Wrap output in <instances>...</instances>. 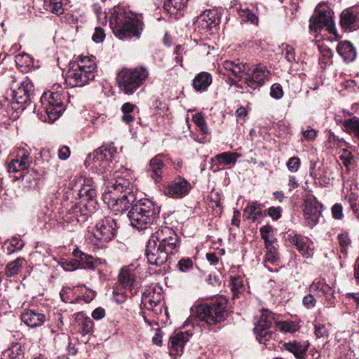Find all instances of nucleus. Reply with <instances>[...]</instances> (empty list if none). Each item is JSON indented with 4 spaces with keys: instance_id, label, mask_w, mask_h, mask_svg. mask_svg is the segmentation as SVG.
Segmentation results:
<instances>
[{
    "instance_id": "1",
    "label": "nucleus",
    "mask_w": 359,
    "mask_h": 359,
    "mask_svg": "<svg viewBox=\"0 0 359 359\" xmlns=\"http://www.w3.org/2000/svg\"><path fill=\"white\" fill-rule=\"evenodd\" d=\"M179 245L177 235L172 229L168 226L158 229L147 242L146 256L148 262L156 266L163 265Z\"/></svg>"
},
{
    "instance_id": "2",
    "label": "nucleus",
    "mask_w": 359,
    "mask_h": 359,
    "mask_svg": "<svg viewBox=\"0 0 359 359\" xmlns=\"http://www.w3.org/2000/svg\"><path fill=\"white\" fill-rule=\"evenodd\" d=\"M104 200L109 208L116 213H122L132 207L136 197L131 179L116 176L114 182H108Z\"/></svg>"
},
{
    "instance_id": "3",
    "label": "nucleus",
    "mask_w": 359,
    "mask_h": 359,
    "mask_svg": "<svg viewBox=\"0 0 359 359\" xmlns=\"http://www.w3.org/2000/svg\"><path fill=\"white\" fill-rule=\"evenodd\" d=\"M33 91L34 86L29 79L13 80L2 103L6 116L13 120L18 118L20 113L31 104Z\"/></svg>"
},
{
    "instance_id": "4",
    "label": "nucleus",
    "mask_w": 359,
    "mask_h": 359,
    "mask_svg": "<svg viewBox=\"0 0 359 359\" xmlns=\"http://www.w3.org/2000/svg\"><path fill=\"white\" fill-rule=\"evenodd\" d=\"M109 22L114 35L121 40L133 36L139 38L142 30V22L137 14L126 11L120 6H115L111 10Z\"/></svg>"
},
{
    "instance_id": "5",
    "label": "nucleus",
    "mask_w": 359,
    "mask_h": 359,
    "mask_svg": "<svg viewBox=\"0 0 359 359\" xmlns=\"http://www.w3.org/2000/svg\"><path fill=\"white\" fill-rule=\"evenodd\" d=\"M96 68L93 55H80L75 62L69 63L65 74V83L71 88L83 87L95 79Z\"/></svg>"
},
{
    "instance_id": "6",
    "label": "nucleus",
    "mask_w": 359,
    "mask_h": 359,
    "mask_svg": "<svg viewBox=\"0 0 359 359\" xmlns=\"http://www.w3.org/2000/svg\"><path fill=\"white\" fill-rule=\"evenodd\" d=\"M159 208L151 201L144 198L133 205L128 213L130 224L138 230L147 229L158 217Z\"/></svg>"
},
{
    "instance_id": "7",
    "label": "nucleus",
    "mask_w": 359,
    "mask_h": 359,
    "mask_svg": "<svg viewBox=\"0 0 359 359\" xmlns=\"http://www.w3.org/2000/svg\"><path fill=\"white\" fill-rule=\"evenodd\" d=\"M148 76V70L143 67L123 68L117 74L116 81L122 92L132 95L142 85Z\"/></svg>"
},
{
    "instance_id": "8",
    "label": "nucleus",
    "mask_w": 359,
    "mask_h": 359,
    "mask_svg": "<svg viewBox=\"0 0 359 359\" xmlns=\"http://www.w3.org/2000/svg\"><path fill=\"white\" fill-rule=\"evenodd\" d=\"M41 111L39 118L45 122L53 123L65 110L64 104L59 91H47L41 97Z\"/></svg>"
},
{
    "instance_id": "9",
    "label": "nucleus",
    "mask_w": 359,
    "mask_h": 359,
    "mask_svg": "<svg viewBox=\"0 0 359 359\" xmlns=\"http://www.w3.org/2000/svg\"><path fill=\"white\" fill-rule=\"evenodd\" d=\"M192 314L201 321L215 325L224 320L227 316L226 305L223 302L201 304L192 309Z\"/></svg>"
},
{
    "instance_id": "10",
    "label": "nucleus",
    "mask_w": 359,
    "mask_h": 359,
    "mask_svg": "<svg viewBox=\"0 0 359 359\" xmlns=\"http://www.w3.org/2000/svg\"><path fill=\"white\" fill-rule=\"evenodd\" d=\"M323 4H319L309 20L310 30L316 34L319 33L323 29H325L330 34L337 36V29L331 11L329 8H323Z\"/></svg>"
},
{
    "instance_id": "11",
    "label": "nucleus",
    "mask_w": 359,
    "mask_h": 359,
    "mask_svg": "<svg viewBox=\"0 0 359 359\" xmlns=\"http://www.w3.org/2000/svg\"><path fill=\"white\" fill-rule=\"evenodd\" d=\"M117 229L116 220L111 217H104L95 225L94 232L95 245L103 248L105 243L114 238Z\"/></svg>"
},
{
    "instance_id": "12",
    "label": "nucleus",
    "mask_w": 359,
    "mask_h": 359,
    "mask_svg": "<svg viewBox=\"0 0 359 359\" xmlns=\"http://www.w3.org/2000/svg\"><path fill=\"white\" fill-rule=\"evenodd\" d=\"M112 158V154L109 149L102 147L96 149L93 154L88 155L85 160V165L98 173H104L108 170V167Z\"/></svg>"
},
{
    "instance_id": "13",
    "label": "nucleus",
    "mask_w": 359,
    "mask_h": 359,
    "mask_svg": "<svg viewBox=\"0 0 359 359\" xmlns=\"http://www.w3.org/2000/svg\"><path fill=\"white\" fill-rule=\"evenodd\" d=\"M162 288L158 285L147 287L142 296V303L147 309L158 315L162 312L163 305Z\"/></svg>"
},
{
    "instance_id": "14",
    "label": "nucleus",
    "mask_w": 359,
    "mask_h": 359,
    "mask_svg": "<svg viewBox=\"0 0 359 359\" xmlns=\"http://www.w3.org/2000/svg\"><path fill=\"white\" fill-rule=\"evenodd\" d=\"M69 188L77 193L80 198L92 200L96 197L97 191L91 177L75 176L69 183Z\"/></svg>"
},
{
    "instance_id": "15",
    "label": "nucleus",
    "mask_w": 359,
    "mask_h": 359,
    "mask_svg": "<svg viewBox=\"0 0 359 359\" xmlns=\"http://www.w3.org/2000/svg\"><path fill=\"white\" fill-rule=\"evenodd\" d=\"M273 323V313L269 311H264L254 327V332L259 343L265 344L266 341L275 338L276 334L271 330Z\"/></svg>"
},
{
    "instance_id": "16",
    "label": "nucleus",
    "mask_w": 359,
    "mask_h": 359,
    "mask_svg": "<svg viewBox=\"0 0 359 359\" xmlns=\"http://www.w3.org/2000/svg\"><path fill=\"white\" fill-rule=\"evenodd\" d=\"M270 72L266 67L262 65L249 66L246 76L243 77V82L250 88L257 89L264 85L269 79Z\"/></svg>"
},
{
    "instance_id": "17",
    "label": "nucleus",
    "mask_w": 359,
    "mask_h": 359,
    "mask_svg": "<svg viewBox=\"0 0 359 359\" xmlns=\"http://www.w3.org/2000/svg\"><path fill=\"white\" fill-rule=\"evenodd\" d=\"M32 163L29 151L25 148H18L13 154V157L8 164L10 174H18L26 170Z\"/></svg>"
},
{
    "instance_id": "18",
    "label": "nucleus",
    "mask_w": 359,
    "mask_h": 359,
    "mask_svg": "<svg viewBox=\"0 0 359 359\" xmlns=\"http://www.w3.org/2000/svg\"><path fill=\"white\" fill-rule=\"evenodd\" d=\"M321 208L322 205L314 196L307 194L305 196L303 214L307 225L312 227L318 222L322 212Z\"/></svg>"
},
{
    "instance_id": "19",
    "label": "nucleus",
    "mask_w": 359,
    "mask_h": 359,
    "mask_svg": "<svg viewBox=\"0 0 359 359\" xmlns=\"http://www.w3.org/2000/svg\"><path fill=\"white\" fill-rule=\"evenodd\" d=\"M87 219L86 213L82 212V208L79 205H73L70 209H67L62 212L60 222L64 227L76 226L78 224L84 222Z\"/></svg>"
},
{
    "instance_id": "20",
    "label": "nucleus",
    "mask_w": 359,
    "mask_h": 359,
    "mask_svg": "<svg viewBox=\"0 0 359 359\" xmlns=\"http://www.w3.org/2000/svg\"><path fill=\"white\" fill-rule=\"evenodd\" d=\"M191 189L192 186L187 180L179 177L165 187L164 193L170 197L180 198L187 196Z\"/></svg>"
},
{
    "instance_id": "21",
    "label": "nucleus",
    "mask_w": 359,
    "mask_h": 359,
    "mask_svg": "<svg viewBox=\"0 0 359 359\" xmlns=\"http://www.w3.org/2000/svg\"><path fill=\"white\" fill-rule=\"evenodd\" d=\"M192 334L189 331L180 332L170 337L168 346L170 353L174 357L180 355L182 353L184 344L189 341Z\"/></svg>"
},
{
    "instance_id": "22",
    "label": "nucleus",
    "mask_w": 359,
    "mask_h": 359,
    "mask_svg": "<svg viewBox=\"0 0 359 359\" xmlns=\"http://www.w3.org/2000/svg\"><path fill=\"white\" fill-rule=\"evenodd\" d=\"M72 254L75 258L79 259L81 269L95 270L99 266L105 264V260L93 257L91 255L81 252L79 249L74 250Z\"/></svg>"
},
{
    "instance_id": "23",
    "label": "nucleus",
    "mask_w": 359,
    "mask_h": 359,
    "mask_svg": "<svg viewBox=\"0 0 359 359\" xmlns=\"http://www.w3.org/2000/svg\"><path fill=\"white\" fill-rule=\"evenodd\" d=\"M22 321L31 328L41 327L46 320V316L34 310L27 309L21 314Z\"/></svg>"
},
{
    "instance_id": "24",
    "label": "nucleus",
    "mask_w": 359,
    "mask_h": 359,
    "mask_svg": "<svg viewBox=\"0 0 359 359\" xmlns=\"http://www.w3.org/2000/svg\"><path fill=\"white\" fill-rule=\"evenodd\" d=\"M163 156L164 155L158 154L152 158L149 163L148 172L156 182H160L163 176L165 165L161 159Z\"/></svg>"
},
{
    "instance_id": "25",
    "label": "nucleus",
    "mask_w": 359,
    "mask_h": 359,
    "mask_svg": "<svg viewBox=\"0 0 359 359\" xmlns=\"http://www.w3.org/2000/svg\"><path fill=\"white\" fill-rule=\"evenodd\" d=\"M250 65L237 61H225L223 64L224 68L231 72L234 76L238 77L243 81V77L246 76Z\"/></svg>"
},
{
    "instance_id": "26",
    "label": "nucleus",
    "mask_w": 359,
    "mask_h": 359,
    "mask_svg": "<svg viewBox=\"0 0 359 359\" xmlns=\"http://www.w3.org/2000/svg\"><path fill=\"white\" fill-rule=\"evenodd\" d=\"M19 175H14L15 180H21L22 184L27 188H34L38 183L40 175L39 173L34 170H24L18 173Z\"/></svg>"
},
{
    "instance_id": "27",
    "label": "nucleus",
    "mask_w": 359,
    "mask_h": 359,
    "mask_svg": "<svg viewBox=\"0 0 359 359\" xmlns=\"http://www.w3.org/2000/svg\"><path fill=\"white\" fill-rule=\"evenodd\" d=\"M244 215L253 222H260L266 215L262 210L259 204L256 202H249L244 209Z\"/></svg>"
},
{
    "instance_id": "28",
    "label": "nucleus",
    "mask_w": 359,
    "mask_h": 359,
    "mask_svg": "<svg viewBox=\"0 0 359 359\" xmlns=\"http://www.w3.org/2000/svg\"><path fill=\"white\" fill-rule=\"evenodd\" d=\"M189 0H165L163 8L170 15H174L175 18L182 15V12L187 6Z\"/></svg>"
},
{
    "instance_id": "29",
    "label": "nucleus",
    "mask_w": 359,
    "mask_h": 359,
    "mask_svg": "<svg viewBox=\"0 0 359 359\" xmlns=\"http://www.w3.org/2000/svg\"><path fill=\"white\" fill-rule=\"evenodd\" d=\"M212 81V75L209 72H202L196 75L192 86L196 91L202 93L208 90Z\"/></svg>"
},
{
    "instance_id": "30",
    "label": "nucleus",
    "mask_w": 359,
    "mask_h": 359,
    "mask_svg": "<svg viewBox=\"0 0 359 359\" xmlns=\"http://www.w3.org/2000/svg\"><path fill=\"white\" fill-rule=\"evenodd\" d=\"M339 55L346 62H351L356 57V50L353 44L347 41L340 42L337 48Z\"/></svg>"
},
{
    "instance_id": "31",
    "label": "nucleus",
    "mask_w": 359,
    "mask_h": 359,
    "mask_svg": "<svg viewBox=\"0 0 359 359\" xmlns=\"http://www.w3.org/2000/svg\"><path fill=\"white\" fill-rule=\"evenodd\" d=\"M283 348L292 353L297 359H304L308 349V344H302L300 342L294 341L284 343Z\"/></svg>"
},
{
    "instance_id": "32",
    "label": "nucleus",
    "mask_w": 359,
    "mask_h": 359,
    "mask_svg": "<svg viewBox=\"0 0 359 359\" xmlns=\"http://www.w3.org/2000/svg\"><path fill=\"white\" fill-rule=\"evenodd\" d=\"M340 24L343 29L352 31L359 27L356 15L349 11H344L341 14Z\"/></svg>"
},
{
    "instance_id": "33",
    "label": "nucleus",
    "mask_w": 359,
    "mask_h": 359,
    "mask_svg": "<svg viewBox=\"0 0 359 359\" xmlns=\"http://www.w3.org/2000/svg\"><path fill=\"white\" fill-rule=\"evenodd\" d=\"M196 23L202 29H212L217 25V18L214 12L206 11L198 18Z\"/></svg>"
},
{
    "instance_id": "34",
    "label": "nucleus",
    "mask_w": 359,
    "mask_h": 359,
    "mask_svg": "<svg viewBox=\"0 0 359 359\" xmlns=\"http://www.w3.org/2000/svg\"><path fill=\"white\" fill-rule=\"evenodd\" d=\"M125 288L132 289V290H137L135 287V278L132 271L128 269L124 268L121 270L118 276V283Z\"/></svg>"
},
{
    "instance_id": "35",
    "label": "nucleus",
    "mask_w": 359,
    "mask_h": 359,
    "mask_svg": "<svg viewBox=\"0 0 359 359\" xmlns=\"http://www.w3.org/2000/svg\"><path fill=\"white\" fill-rule=\"evenodd\" d=\"M137 293V290H132V289L125 288L120 284H117L114 288L113 297L118 303L123 302L127 297H133Z\"/></svg>"
},
{
    "instance_id": "36",
    "label": "nucleus",
    "mask_w": 359,
    "mask_h": 359,
    "mask_svg": "<svg viewBox=\"0 0 359 359\" xmlns=\"http://www.w3.org/2000/svg\"><path fill=\"white\" fill-rule=\"evenodd\" d=\"M241 155L237 152L225 151L215 156L217 162L223 165H234Z\"/></svg>"
},
{
    "instance_id": "37",
    "label": "nucleus",
    "mask_w": 359,
    "mask_h": 359,
    "mask_svg": "<svg viewBox=\"0 0 359 359\" xmlns=\"http://www.w3.org/2000/svg\"><path fill=\"white\" fill-rule=\"evenodd\" d=\"M236 9L240 18L243 21L245 22H250L255 25H258L259 19L257 15L247 6H242L241 5L239 8H237Z\"/></svg>"
},
{
    "instance_id": "38",
    "label": "nucleus",
    "mask_w": 359,
    "mask_h": 359,
    "mask_svg": "<svg viewBox=\"0 0 359 359\" xmlns=\"http://www.w3.org/2000/svg\"><path fill=\"white\" fill-rule=\"evenodd\" d=\"M24 242L17 237H13L11 240L6 241L3 245V249L8 255H11L22 249Z\"/></svg>"
},
{
    "instance_id": "39",
    "label": "nucleus",
    "mask_w": 359,
    "mask_h": 359,
    "mask_svg": "<svg viewBox=\"0 0 359 359\" xmlns=\"http://www.w3.org/2000/svg\"><path fill=\"white\" fill-rule=\"evenodd\" d=\"M25 259L18 257L13 262H9L6 267L5 274L8 277L16 275L21 269Z\"/></svg>"
},
{
    "instance_id": "40",
    "label": "nucleus",
    "mask_w": 359,
    "mask_h": 359,
    "mask_svg": "<svg viewBox=\"0 0 359 359\" xmlns=\"http://www.w3.org/2000/svg\"><path fill=\"white\" fill-rule=\"evenodd\" d=\"M79 331L83 335H86L93 331L94 323L90 318L85 317L79 320Z\"/></svg>"
},
{
    "instance_id": "41",
    "label": "nucleus",
    "mask_w": 359,
    "mask_h": 359,
    "mask_svg": "<svg viewBox=\"0 0 359 359\" xmlns=\"http://www.w3.org/2000/svg\"><path fill=\"white\" fill-rule=\"evenodd\" d=\"M266 252L265 255L264 262L275 264L278 260L276 248L273 245L272 243L265 245Z\"/></svg>"
},
{
    "instance_id": "42",
    "label": "nucleus",
    "mask_w": 359,
    "mask_h": 359,
    "mask_svg": "<svg viewBox=\"0 0 359 359\" xmlns=\"http://www.w3.org/2000/svg\"><path fill=\"white\" fill-rule=\"evenodd\" d=\"M321 56L319 59V62L321 68H325L327 65L332 63V52L328 48H320Z\"/></svg>"
},
{
    "instance_id": "43",
    "label": "nucleus",
    "mask_w": 359,
    "mask_h": 359,
    "mask_svg": "<svg viewBox=\"0 0 359 359\" xmlns=\"http://www.w3.org/2000/svg\"><path fill=\"white\" fill-rule=\"evenodd\" d=\"M47 6L49 11L57 15L62 14L65 11L62 0H49Z\"/></svg>"
},
{
    "instance_id": "44",
    "label": "nucleus",
    "mask_w": 359,
    "mask_h": 359,
    "mask_svg": "<svg viewBox=\"0 0 359 359\" xmlns=\"http://www.w3.org/2000/svg\"><path fill=\"white\" fill-rule=\"evenodd\" d=\"M91 8L96 15L98 22L101 25H106L107 22V15L105 11H102V6L99 4H93Z\"/></svg>"
},
{
    "instance_id": "45",
    "label": "nucleus",
    "mask_w": 359,
    "mask_h": 359,
    "mask_svg": "<svg viewBox=\"0 0 359 359\" xmlns=\"http://www.w3.org/2000/svg\"><path fill=\"white\" fill-rule=\"evenodd\" d=\"M276 323V330H279L280 331L287 333V332H294L297 330V325L293 322H278Z\"/></svg>"
},
{
    "instance_id": "46",
    "label": "nucleus",
    "mask_w": 359,
    "mask_h": 359,
    "mask_svg": "<svg viewBox=\"0 0 359 359\" xmlns=\"http://www.w3.org/2000/svg\"><path fill=\"white\" fill-rule=\"evenodd\" d=\"M192 121L200 128L203 134L208 133V128L202 114L198 113L194 114L192 116Z\"/></svg>"
},
{
    "instance_id": "47",
    "label": "nucleus",
    "mask_w": 359,
    "mask_h": 359,
    "mask_svg": "<svg viewBox=\"0 0 359 359\" xmlns=\"http://www.w3.org/2000/svg\"><path fill=\"white\" fill-rule=\"evenodd\" d=\"M343 125L348 133L353 134L359 128V118L354 116L346 119L344 121Z\"/></svg>"
},
{
    "instance_id": "48",
    "label": "nucleus",
    "mask_w": 359,
    "mask_h": 359,
    "mask_svg": "<svg viewBox=\"0 0 359 359\" xmlns=\"http://www.w3.org/2000/svg\"><path fill=\"white\" fill-rule=\"evenodd\" d=\"M283 238L286 242L294 245L295 247H297V245L302 240V236L292 230H289L285 232L284 233Z\"/></svg>"
},
{
    "instance_id": "49",
    "label": "nucleus",
    "mask_w": 359,
    "mask_h": 359,
    "mask_svg": "<svg viewBox=\"0 0 359 359\" xmlns=\"http://www.w3.org/2000/svg\"><path fill=\"white\" fill-rule=\"evenodd\" d=\"M296 248L304 257H310L313 255V248L310 247L307 241H304L303 238Z\"/></svg>"
},
{
    "instance_id": "50",
    "label": "nucleus",
    "mask_w": 359,
    "mask_h": 359,
    "mask_svg": "<svg viewBox=\"0 0 359 359\" xmlns=\"http://www.w3.org/2000/svg\"><path fill=\"white\" fill-rule=\"evenodd\" d=\"M338 240L340 246V251L343 254H346L347 247L351 243V239L346 233H340L338 235Z\"/></svg>"
},
{
    "instance_id": "51",
    "label": "nucleus",
    "mask_w": 359,
    "mask_h": 359,
    "mask_svg": "<svg viewBox=\"0 0 359 359\" xmlns=\"http://www.w3.org/2000/svg\"><path fill=\"white\" fill-rule=\"evenodd\" d=\"M301 165V161L299 157L293 156L288 159L286 163V166L287 169L291 172H297Z\"/></svg>"
},
{
    "instance_id": "52",
    "label": "nucleus",
    "mask_w": 359,
    "mask_h": 359,
    "mask_svg": "<svg viewBox=\"0 0 359 359\" xmlns=\"http://www.w3.org/2000/svg\"><path fill=\"white\" fill-rule=\"evenodd\" d=\"M177 266L180 271L187 272L193 269L194 263L190 258H182L179 261Z\"/></svg>"
},
{
    "instance_id": "53",
    "label": "nucleus",
    "mask_w": 359,
    "mask_h": 359,
    "mask_svg": "<svg viewBox=\"0 0 359 359\" xmlns=\"http://www.w3.org/2000/svg\"><path fill=\"white\" fill-rule=\"evenodd\" d=\"M273 231V228L269 225H265L260 228V233L262 238L264 241V245L271 243L269 239L270 234Z\"/></svg>"
},
{
    "instance_id": "54",
    "label": "nucleus",
    "mask_w": 359,
    "mask_h": 359,
    "mask_svg": "<svg viewBox=\"0 0 359 359\" xmlns=\"http://www.w3.org/2000/svg\"><path fill=\"white\" fill-rule=\"evenodd\" d=\"M270 95L276 100L280 99L283 96V90L279 83H274L271 87Z\"/></svg>"
},
{
    "instance_id": "55",
    "label": "nucleus",
    "mask_w": 359,
    "mask_h": 359,
    "mask_svg": "<svg viewBox=\"0 0 359 359\" xmlns=\"http://www.w3.org/2000/svg\"><path fill=\"white\" fill-rule=\"evenodd\" d=\"M285 58L289 62H295V52L294 48L289 45H285L283 48Z\"/></svg>"
},
{
    "instance_id": "56",
    "label": "nucleus",
    "mask_w": 359,
    "mask_h": 359,
    "mask_svg": "<svg viewBox=\"0 0 359 359\" xmlns=\"http://www.w3.org/2000/svg\"><path fill=\"white\" fill-rule=\"evenodd\" d=\"M325 281L323 279H316L313 280L312 284L309 287V290L311 292H318L320 293L322 290Z\"/></svg>"
},
{
    "instance_id": "57",
    "label": "nucleus",
    "mask_w": 359,
    "mask_h": 359,
    "mask_svg": "<svg viewBox=\"0 0 359 359\" xmlns=\"http://www.w3.org/2000/svg\"><path fill=\"white\" fill-rule=\"evenodd\" d=\"M302 304L306 309H311L316 306V299L313 295L309 294L303 298Z\"/></svg>"
},
{
    "instance_id": "58",
    "label": "nucleus",
    "mask_w": 359,
    "mask_h": 359,
    "mask_svg": "<svg viewBox=\"0 0 359 359\" xmlns=\"http://www.w3.org/2000/svg\"><path fill=\"white\" fill-rule=\"evenodd\" d=\"M105 38V33L103 29L101 27H96L95 29V32L93 35V41L95 43H101L104 41Z\"/></svg>"
},
{
    "instance_id": "59",
    "label": "nucleus",
    "mask_w": 359,
    "mask_h": 359,
    "mask_svg": "<svg viewBox=\"0 0 359 359\" xmlns=\"http://www.w3.org/2000/svg\"><path fill=\"white\" fill-rule=\"evenodd\" d=\"M315 335L318 338L324 337L327 336L328 331L325 326L323 324H316L315 325Z\"/></svg>"
},
{
    "instance_id": "60",
    "label": "nucleus",
    "mask_w": 359,
    "mask_h": 359,
    "mask_svg": "<svg viewBox=\"0 0 359 359\" xmlns=\"http://www.w3.org/2000/svg\"><path fill=\"white\" fill-rule=\"evenodd\" d=\"M332 216L336 219H341L344 217L341 205L336 203L332 208Z\"/></svg>"
},
{
    "instance_id": "61",
    "label": "nucleus",
    "mask_w": 359,
    "mask_h": 359,
    "mask_svg": "<svg viewBox=\"0 0 359 359\" xmlns=\"http://www.w3.org/2000/svg\"><path fill=\"white\" fill-rule=\"evenodd\" d=\"M302 135L307 141H313L317 136V131L310 126H308L307 129L302 132Z\"/></svg>"
},
{
    "instance_id": "62",
    "label": "nucleus",
    "mask_w": 359,
    "mask_h": 359,
    "mask_svg": "<svg viewBox=\"0 0 359 359\" xmlns=\"http://www.w3.org/2000/svg\"><path fill=\"white\" fill-rule=\"evenodd\" d=\"M64 269L66 271H74L79 268H80V264L79 262V259H71L65 263Z\"/></svg>"
},
{
    "instance_id": "63",
    "label": "nucleus",
    "mask_w": 359,
    "mask_h": 359,
    "mask_svg": "<svg viewBox=\"0 0 359 359\" xmlns=\"http://www.w3.org/2000/svg\"><path fill=\"white\" fill-rule=\"evenodd\" d=\"M242 286V281L240 278H234L231 280V290L233 292V297L240 292Z\"/></svg>"
},
{
    "instance_id": "64",
    "label": "nucleus",
    "mask_w": 359,
    "mask_h": 359,
    "mask_svg": "<svg viewBox=\"0 0 359 359\" xmlns=\"http://www.w3.org/2000/svg\"><path fill=\"white\" fill-rule=\"evenodd\" d=\"M269 215L273 219L277 220L281 216V208L280 207H271L269 209Z\"/></svg>"
}]
</instances>
